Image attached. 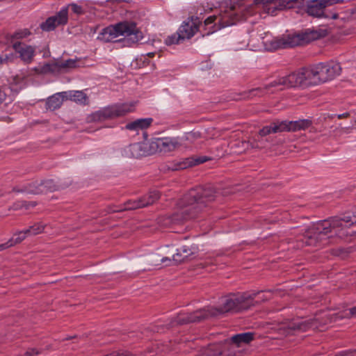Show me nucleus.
Wrapping results in <instances>:
<instances>
[{"instance_id":"nucleus-1","label":"nucleus","mask_w":356,"mask_h":356,"mask_svg":"<svg viewBox=\"0 0 356 356\" xmlns=\"http://www.w3.org/2000/svg\"><path fill=\"white\" fill-rule=\"evenodd\" d=\"M255 296L256 293L247 292L222 297L218 307H207L191 314L184 315L179 317V322L181 323H194L228 312L234 313L247 310L254 305Z\"/></svg>"},{"instance_id":"nucleus-2","label":"nucleus","mask_w":356,"mask_h":356,"mask_svg":"<svg viewBox=\"0 0 356 356\" xmlns=\"http://www.w3.org/2000/svg\"><path fill=\"white\" fill-rule=\"evenodd\" d=\"M253 337L252 332L236 334L224 342L210 345L197 356H235V349L250 343Z\"/></svg>"},{"instance_id":"nucleus-3","label":"nucleus","mask_w":356,"mask_h":356,"mask_svg":"<svg viewBox=\"0 0 356 356\" xmlns=\"http://www.w3.org/2000/svg\"><path fill=\"white\" fill-rule=\"evenodd\" d=\"M273 87H280V89L296 88V87H305L303 79V74L302 69L291 72L286 76L279 77L276 80L270 83L265 88H257L248 91L244 92L241 97L237 99H250L255 96H261L265 93V91Z\"/></svg>"},{"instance_id":"nucleus-4","label":"nucleus","mask_w":356,"mask_h":356,"mask_svg":"<svg viewBox=\"0 0 356 356\" xmlns=\"http://www.w3.org/2000/svg\"><path fill=\"white\" fill-rule=\"evenodd\" d=\"M215 191L211 187L198 186L190 190L180 200L179 204L181 207H191L197 210L204 207L209 202L213 201Z\"/></svg>"},{"instance_id":"nucleus-5","label":"nucleus","mask_w":356,"mask_h":356,"mask_svg":"<svg viewBox=\"0 0 356 356\" xmlns=\"http://www.w3.org/2000/svg\"><path fill=\"white\" fill-rule=\"evenodd\" d=\"M316 31H306L302 33L283 35L282 37L275 38L271 42V45L275 49H286L296 46L303 45L318 38Z\"/></svg>"},{"instance_id":"nucleus-6","label":"nucleus","mask_w":356,"mask_h":356,"mask_svg":"<svg viewBox=\"0 0 356 356\" xmlns=\"http://www.w3.org/2000/svg\"><path fill=\"white\" fill-rule=\"evenodd\" d=\"M311 125L312 121L308 119L296 121H274L260 129L259 135L261 136H266L271 134H276L282 131H297L305 130Z\"/></svg>"},{"instance_id":"nucleus-7","label":"nucleus","mask_w":356,"mask_h":356,"mask_svg":"<svg viewBox=\"0 0 356 356\" xmlns=\"http://www.w3.org/2000/svg\"><path fill=\"white\" fill-rule=\"evenodd\" d=\"M355 222L352 220L350 216H345L343 218L334 217L330 220L318 222L315 225V229L318 234L324 235H327L333 231L341 237L346 235L343 230L349 228Z\"/></svg>"},{"instance_id":"nucleus-8","label":"nucleus","mask_w":356,"mask_h":356,"mask_svg":"<svg viewBox=\"0 0 356 356\" xmlns=\"http://www.w3.org/2000/svg\"><path fill=\"white\" fill-rule=\"evenodd\" d=\"M124 36L122 40L128 45L136 44L143 39V32L135 23L122 22L113 26V38Z\"/></svg>"},{"instance_id":"nucleus-9","label":"nucleus","mask_w":356,"mask_h":356,"mask_svg":"<svg viewBox=\"0 0 356 356\" xmlns=\"http://www.w3.org/2000/svg\"><path fill=\"white\" fill-rule=\"evenodd\" d=\"M318 318H315L311 322L303 320H293L286 321L284 322H275L273 323V325L271 329L275 331L280 332L283 334H289L293 330H300L305 332L309 327L315 329L317 327L316 321Z\"/></svg>"},{"instance_id":"nucleus-10","label":"nucleus","mask_w":356,"mask_h":356,"mask_svg":"<svg viewBox=\"0 0 356 356\" xmlns=\"http://www.w3.org/2000/svg\"><path fill=\"white\" fill-rule=\"evenodd\" d=\"M80 66L81 60L79 59H68L64 62H54L52 63L40 65L35 68V71L39 74H46L49 72L57 73L66 72Z\"/></svg>"},{"instance_id":"nucleus-11","label":"nucleus","mask_w":356,"mask_h":356,"mask_svg":"<svg viewBox=\"0 0 356 356\" xmlns=\"http://www.w3.org/2000/svg\"><path fill=\"white\" fill-rule=\"evenodd\" d=\"M316 65L318 71L319 83L334 79L337 76L340 74L341 71V67L338 63H320Z\"/></svg>"},{"instance_id":"nucleus-12","label":"nucleus","mask_w":356,"mask_h":356,"mask_svg":"<svg viewBox=\"0 0 356 356\" xmlns=\"http://www.w3.org/2000/svg\"><path fill=\"white\" fill-rule=\"evenodd\" d=\"M210 160V157H176L172 161L173 164L169 166V169L172 170H184L187 168L200 165Z\"/></svg>"},{"instance_id":"nucleus-13","label":"nucleus","mask_w":356,"mask_h":356,"mask_svg":"<svg viewBox=\"0 0 356 356\" xmlns=\"http://www.w3.org/2000/svg\"><path fill=\"white\" fill-rule=\"evenodd\" d=\"M67 22V8H63L56 15L49 17L41 24L40 27L43 31H49L54 30L59 25L65 24Z\"/></svg>"},{"instance_id":"nucleus-14","label":"nucleus","mask_w":356,"mask_h":356,"mask_svg":"<svg viewBox=\"0 0 356 356\" xmlns=\"http://www.w3.org/2000/svg\"><path fill=\"white\" fill-rule=\"evenodd\" d=\"M339 0H313L309 1L307 6V13L314 17H321L324 13L327 6L337 3Z\"/></svg>"},{"instance_id":"nucleus-15","label":"nucleus","mask_w":356,"mask_h":356,"mask_svg":"<svg viewBox=\"0 0 356 356\" xmlns=\"http://www.w3.org/2000/svg\"><path fill=\"white\" fill-rule=\"evenodd\" d=\"M200 21L193 17L184 21L178 29V33L181 35L182 40L191 38L199 29Z\"/></svg>"},{"instance_id":"nucleus-16","label":"nucleus","mask_w":356,"mask_h":356,"mask_svg":"<svg viewBox=\"0 0 356 356\" xmlns=\"http://www.w3.org/2000/svg\"><path fill=\"white\" fill-rule=\"evenodd\" d=\"M179 146L174 138H159L150 145L152 149H156L160 153H167L175 150Z\"/></svg>"},{"instance_id":"nucleus-17","label":"nucleus","mask_w":356,"mask_h":356,"mask_svg":"<svg viewBox=\"0 0 356 356\" xmlns=\"http://www.w3.org/2000/svg\"><path fill=\"white\" fill-rule=\"evenodd\" d=\"M13 47L24 63L31 62L35 55V49L33 47L24 43L15 42Z\"/></svg>"},{"instance_id":"nucleus-18","label":"nucleus","mask_w":356,"mask_h":356,"mask_svg":"<svg viewBox=\"0 0 356 356\" xmlns=\"http://www.w3.org/2000/svg\"><path fill=\"white\" fill-rule=\"evenodd\" d=\"M302 72L305 87L319 84L316 65L302 67Z\"/></svg>"},{"instance_id":"nucleus-19","label":"nucleus","mask_w":356,"mask_h":356,"mask_svg":"<svg viewBox=\"0 0 356 356\" xmlns=\"http://www.w3.org/2000/svg\"><path fill=\"white\" fill-rule=\"evenodd\" d=\"M254 3L271 15H275L277 11L280 10V0H254Z\"/></svg>"},{"instance_id":"nucleus-20","label":"nucleus","mask_w":356,"mask_h":356,"mask_svg":"<svg viewBox=\"0 0 356 356\" xmlns=\"http://www.w3.org/2000/svg\"><path fill=\"white\" fill-rule=\"evenodd\" d=\"M153 122V118H139L126 124L125 128L130 131L147 129Z\"/></svg>"},{"instance_id":"nucleus-21","label":"nucleus","mask_w":356,"mask_h":356,"mask_svg":"<svg viewBox=\"0 0 356 356\" xmlns=\"http://www.w3.org/2000/svg\"><path fill=\"white\" fill-rule=\"evenodd\" d=\"M47 186V182H42L40 184L33 183L30 184L28 186L19 188H14L13 191L16 193H33L38 194L40 193H42L44 191V188Z\"/></svg>"},{"instance_id":"nucleus-22","label":"nucleus","mask_w":356,"mask_h":356,"mask_svg":"<svg viewBox=\"0 0 356 356\" xmlns=\"http://www.w3.org/2000/svg\"><path fill=\"white\" fill-rule=\"evenodd\" d=\"M135 109V104L133 102L116 104L113 106V117L124 116L131 113Z\"/></svg>"},{"instance_id":"nucleus-23","label":"nucleus","mask_w":356,"mask_h":356,"mask_svg":"<svg viewBox=\"0 0 356 356\" xmlns=\"http://www.w3.org/2000/svg\"><path fill=\"white\" fill-rule=\"evenodd\" d=\"M65 92H58L49 97L46 102L47 108L54 111L59 108L65 99Z\"/></svg>"},{"instance_id":"nucleus-24","label":"nucleus","mask_w":356,"mask_h":356,"mask_svg":"<svg viewBox=\"0 0 356 356\" xmlns=\"http://www.w3.org/2000/svg\"><path fill=\"white\" fill-rule=\"evenodd\" d=\"M65 99H70L79 104H86L87 102V97L82 91H68L65 92Z\"/></svg>"},{"instance_id":"nucleus-25","label":"nucleus","mask_w":356,"mask_h":356,"mask_svg":"<svg viewBox=\"0 0 356 356\" xmlns=\"http://www.w3.org/2000/svg\"><path fill=\"white\" fill-rule=\"evenodd\" d=\"M27 236H29V234L26 232V229L19 232L15 234L8 243L3 245V246H5V248L13 246L22 241Z\"/></svg>"},{"instance_id":"nucleus-26","label":"nucleus","mask_w":356,"mask_h":356,"mask_svg":"<svg viewBox=\"0 0 356 356\" xmlns=\"http://www.w3.org/2000/svg\"><path fill=\"white\" fill-rule=\"evenodd\" d=\"M280 10L299 8L303 5L304 0H280Z\"/></svg>"},{"instance_id":"nucleus-27","label":"nucleus","mask_w":356,"mask_h":356,"mask_svg":"<svg viewBox=\"0 0 356 356\" xmlns=\"http://www.w3.org/2000/svg\"><path fill=\"white\" fill-rule=\"evenodd\" d=\"M160 198V193L157 191H151L140 197L143 203H147V207L154 204Z\"/></svg>"},{"instance_id":"nucleus-28","label":"nucleus","mask_w":356,"mask_h":356,"mask_svg":"<svg viewBox=\"0 0 356 356\" xmlns=\"http://www.w3.org/2000/svg\"><path fill=\"white\" fill-rule=\"evenodd\" d=\"M140 197L136 200H129L125 204L124 209H137L147 207V203H143Z\"/></svg>"},{"instance_id":"nucleus-29","label":"nucleus","mask_w":356,"mask_h":356,"mask_svg":"<svg viewBox=\"0 0 356 356\" xmlns=\"http://www.w3.org/2000/svg\"><path fill=\"white\" fill-rule=\"evenodd\" d=\"M167 261H169L172 264H178L182 261H184L185 259L183 257V254L180 252L179 249H177V252L173 254L172 259H170L169 257H163L161 259V261L163 263H165Z\"/></svg>"},{"instance_id":"nucleus-30","label":"nucleus","mask_w":356,"mask_h":356,"mask_svg":"<svg viewBox=\"0 0 356 356\" xmlns=\"http://www.w3.org/2000/svg\"><path fill=\"white\" fill-rule=\"evenodd\" d=\"M97 38L102 42H110L111 40V28L108 26L104 29L98 35Z\"/></svg>"},{"instance_id":"nucleus-31","label":"nucleus","mask_w":356,"mask_h":356,"mask_svg":"<svg viewBox=\"0 0 356 356\" xmlns=\"http://www.w3.org/2000/svg\"><path fill=\"white\" fill-rule=\"evenodd\" d=\"M180 36L181 35L178 33L177 31L175 33L166 38V39L165 40V44L168 46L179 44L180 41L183 40L182 38Z\"/></svg>"},{"instance_id":"nucleus-32","label":"nucleus","mask_w":356,"mask_h":356,"mask_svg":"<svg viewBox=\"0 0 356 356\" xmlns=\"http://www.w3.org/2000/svg\"><path fill=\"white\" fill-rule=\"evenodd\" d=\"M44 225L42 223H38L31 227L29 229H26L29 236L36 235L40 234L44 231Z\"/></svg>"},{"instance_id":"nucleus-33","label":"nucleus","mask_w":356,"mask_h":356,"mask_svg":"<svg viewBox=\"0 0 356 356\" xmlns=\"http://www.w3.org/2000/svg\"><path fill=\"white\" fill-rule=\"evenodd\" d=\"M67 9L70 8L71 10L77 15H82L85 13V8L82 5L77 3H70L66 7Z\"/></svg>"},{"instance_id":"nucleus-34","label":"nucleus","mask_w":356,"mask_h":356,"mask_svg":"<svg viewBox=\"0 0 356 356\" xmlns=\"http://www.w3.org/2000/svg\"><path fill=\"white\" fill-rule=\"evenodd\" d=\"M24 86V81L19 78H13V81L11 83V90L17 92L18 90L22 89Z\"/></svg>"},{"instance_id":"nucleus-35","label":"nucleus","mask_w":356,"mask_h":356,"mask_svg":"<svg viewBox=\"0 0 356 356\" xmlns=\"http://www.w3.org/2000/svg\"><path fill=\"white\" fill-rule=\"evenodd\" d=\"M179 250H180V252H181V254H183V257L185 260L188 259L191 257V255L193 254V252L192 251V250L186 245H184V246L181 247L179 248Z\"/></svg>"},{"instance_id":"nucleus-36","label":"nucleus","mask_w":356,"mask_h":356,"mask_svg":"<svg viewBox=\"0 0 356 356\" xmlns=\"http://www.w3.org/2000/svg\"><path fill=\"white\" fill-rule=\"evenodd\" d=\"M29 35H30V32L27 29H24V30H21V31L16 32L14 35V37L16 39H21V38H26Z\"/></svg>"},{"instance_id":"nucleus-37","label":"nucleus","mask_w":356,"mask_h":356,"mask_svg":"<svg viewBox=\"0 0 356 356\" xmlns=\"http://www.w3.org/2000/svg\"><path fill=\"white\" fill-rule=\"evenodd\" d=\"M13 58L14 55L13 54H6L5 56H0V64H2L3 62L12 60Z\"/></svg>"},{"instance_id":"nucleus-38","label":"nucleus","mask_w":356,"mask_h":356,"mask_svg":"<svg viewBox=\"0 0 356 356\" xmlns=\"http://www.w3.org/2000/svg\"><path fill=\"white\" fill-rule=\"evenodd\" d=\"M40 353V352L38 349L31 348V349L28 350L26 352L25 355L26 356H33V355H37Z\"/></svg>"},{"instance_id":"nucleus-39","label":"nucleus","mask_w":356,"mask_h":356,"mask_svg":"<svg viewBox=\"0 0 356 356\" xmlns=\"http://www.w3.org/2000/svg\"><path fill=\"white\" fill-rule=\"evenodd\" d=\"M6 92L0 88V104L2 103L4 100H6Z\"/></svg>"},{"instance_id":"nucleus-40","label":"nucleus","mask_w":356,"mask_h":356,"mask_svg":"<svg viewBox=\"0 0 356 356\" xmlns=\"http://www.w3.org/2000/svg\"><path fill=\"white\" fill-rule=\"evenodd\" d=\"M214 19L212 17H209L207 19H205L204 24L205 25H210L213 23Z\"/></svg>"},{"instance_id":"nucleus-41","label":"nucleus","mask_w":356,"mask_h":356,"mask_svg":"<svg viewBox=\"0 0 356 356\" xmlns=\"http://www.w3.org/2000/svg\"><path fill=\"white\" fill-rule=\"evenodd\" d=\"M35 205V203L32 202L31 204H26V203H21L19 207H17L16 209H18L22 206L25 207L26 209H28L30 206L34 207Z\"/></svg>"},{"instance_id":"nucleus-42","label":"nucleus","mask_w":356,"mask_h":356,"mask_svg":"<svg viewBox=\"0 0 356 356\" xmlns=\"http://www.w3.org/2000/svg\"><path fill=\"white\" fill-rule=\"evenodd\" d=\"M118 2V3H122V2H125V3H130L131 1V0H113V2Z\"/></svg>"},{"instance_id":"nucleus-43","label":"nucleus","mask_w":356,"mask_h":356,"mask_svg":"<svg viewBox=\"0 0 356 356\" xmlns=\"http://www.w3.org/2000/svg\"><path fill=\"white\" fill-rule=\"evenodd\" d=\"M348 115H349V114H348V113H343V114H341V115H338V118H339V119H341V118H346V117L348 116Z\"/></svg>"},{"instance_id":"nucleus-44","label":"nucleus","mask_w":356,"mask_h":356,"mask_svg":"<svg viewBox=\"0 0 356 356\" xmlns=\"http://www.w3.org/2000/svg\"><path fill=\"white\" fill-rule=\"evenodd\" d=\"M132 147L136 148V149H139V148H140V144H134L132 145Z\"/></svg>"},{"instance_id":"nucleus-45","label":"nucleus","mask_w":356,"mask_h":356,"mask_svg":"<svg viewBox=\"0 0 356 356\" xmlns=\"http://www.w3.org/2000/svg\"><path fill=\"white\" fill-rule=\"evenodd\" d=\"M155 53L154 52H149L148 53L147 55L149 56V57H153L154 56Z\"/></svg>"},{"instance_id":"nucleus-46","label":"nucleus","mask_w":356,"mask_h":356,"mask_svg":"<svg viewBox=\"0 0 356 356\" xmlns=\"http://www.w3.org/2000/svg\"><path fill=\"white\" fill-rule=\"evenodd\" d=\"M120 40H122V39H120ZM119 41H120V40H115V41H113V43H118Z\"/></svg>"},{"instance_id":"nucleus-47","label":"nucleus","mask_w":356,"mask_h":356,"mask_svg":"<svg viewBox=\"0 0 356 356\" xmlns=\"http://www.w3.org/2000/svg\"><path fill=\"white\" fill-rule=\"evenodd\" d=\"M3 195V193L1 192V191L0 190V197H1Z\"/></svg>"},{"instance_id":"nucleus-48","label":"nucleus","mask_w":356,"mask_h":356,"mask_svg":"<svg viewBox=\"0 0 356 356\" xmlns=\"http://www.w3.org/2000/svg\"><path fill=\"white\" fill-rule=\"evenodd\" d=\"M336 17H337V15H334L333 18H336Z\"/></svg>"}]
</instances>
